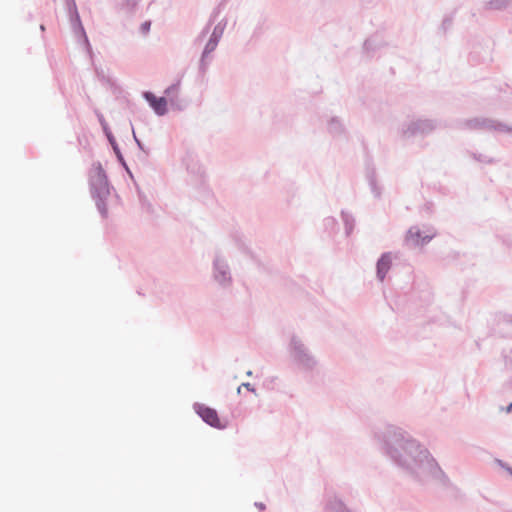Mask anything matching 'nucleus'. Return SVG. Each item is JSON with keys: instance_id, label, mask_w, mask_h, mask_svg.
<instances>
[{"instance_id": "f257e3e1", "label": "nucleus", "mask_w": 512, "mask_h": 512, "mask_svg": "<svg viewBox=\"0 0 512 512\" xmlns=\"http://www.w3.org/2000/svg\"><path fill=\"white\" fill-rule=\"evenodd\" d=\"M195 410L197 414L210 426L215 428H223L224 425L221 423V420L216 412V410L207 407L203 404L195 405Z\"/></svg>"}, {"instance_id": "f03ea898", "label": "nucleus", "mask_w": 512, "mask_h": 512, "mask_svg": "<svg viewBox=\"0 0 512 512\" xmlns=\"http://www.w3.org/2000/svg\"><path fill=\"white\" fill-rule=\"evenodd\" d=\"M144 98L150 104L152 109L155 111L157 115H164L167 113V100L164 97H156L151 92H145Z\"/></svg>"}, {"instance_id": "7ed1b4c3", "label": "nucleus", "mask_w": 512, "mask_h": 512, "mask_svg": "<svg viewBox=\"0 0 512 512\" xmlns=\"http://www.w3.org/2000/svg\"><path fill=\"white\" fill-rule=\"evenodd\" d=\"M433 238L432 234L423 235L418 227H413L407 234V241L413 246L423 245Z\"/></svg>"}, {"instance_id": "20e7f679", "label": "nucleus", "mask_w": 512, "mask_h": 512, "mask_svg": "<svg viewBox=\"0 0 512 512\" xmlns=\"http://www.w3.org/2000/svg\"><path fill=\"white\" fill-rule=\"evenodd\" d=\"M391 267V257L389 255H383L377 263V275L378 278L383 281L387 272Z\"/></svg>"}, {"instance_id": "39448f33", "label": "nucleus", "mask_w": 512, "mask_h": 512, "mask_svg": "<svg viewBox=\"0 0 512 512\" xmlns=\"http://www.w3.org/2000/svg\"><path fill=\"white\" fill-rule=\"evenodd\" d=\"M178 91V85H172L170 87H168L166 90H165V94L166 95H170L174 92H177Z\"/></svg>"}, {"instance_id": "423d86ee", "label": "nucleus", "mask_w": 512, "mask_h": 512, "mask_svg": "<svg viewBox=\"0 0 512 512\" xmlns=\"http://www.w3.org/2000/svg\"><path fill=\"white\" fill-rule=\"evenodd\" d=\"M216 47V42H209L205 48V51H204V54L214 50V48Z\"/></svg>"}, {"instance_id": "0eeeda50", "label": "nucleus", "mask_w": 512, "mask_h": 512, "mask_svg": "<svg viewBox=\"0 0 512 512\" xmlns=\"http://www.w3.org/2000/svg\"><path fill=\"white\" fill-rule=\"evenodd\" d=\"M149 28H150V23H149V22H146V23H144V24H143V29H144L145 31H148V30H149Z\"/></svg>"}, {"instance_id": "6e6552de", "label": "nucleus", "mask_w": 512, "mask_h": 512, "mask_svg": "<svg viewBox=\"0 0 512 512\" xmlns=\"http://www.w3.org/2000/svg\"><path fill=\"white\" fill-rule=\"evenodd\" d=\"M247 389H250V384L247 383V384H243Z\"/></svg>"}, {"instance_id": "1a4fd4ad", "label": "nucleus", "mask_w": 512, "mask_h": 512, "mask_svg": "<svg viewBox=\"0 0 512 512\" xmlns=\"http://www.w3.org/2000/svg\"><path fill=\"white\" fill-rule=\"evenodd\" d=\"M511 409H512V404H510V405L508 406L507 411L509 412V411H511Z\"/></svg>"}]
</instances>
